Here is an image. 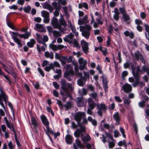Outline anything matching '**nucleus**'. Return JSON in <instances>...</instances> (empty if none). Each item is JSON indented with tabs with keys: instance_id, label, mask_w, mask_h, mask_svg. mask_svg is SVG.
<instances>
[{
	"instance_id": "f257e3e1",
	"label": "nucleus",
	"mask_w": 149,
	"mask_h": 149,
	"mask_svg": "<svg viewBox=\"0 0 149 149\" xmlns=\"http://www.w3.org/2000/svg\"><path fill=\"white\" fill-rule=\"evenodd\" d=\"M22 31L25 32V33L24 34H19L17 32H14L10 31V33L11 34L12 39L14 40V42H16L18 45V47L20 48L22 46L21 42V40L17 38V36H19L21 38L28 39L29 36L30 35L29 33L28 32L27 29L25 28H23Z\"/></svg>"
},
{
	"instance_id": "f03ea898",
	"label": "nucleus",
	"mask_w": 149,
	"mask_h": 149,
	"mask_svg": "<svg viewBox=\"0 0 149 149\" xmlns=\"http://www.w3.org/2000/svg\"><path fill=\"white\" fill-rule=\"evenodd\" d=\"M60 83L62 90L69 97H71L72 96L69 89L71 91H72L73 90V88L72 87L71 84L70 83L66 84L65 80L63 79H61Z\"/></svg>"
},
{
	"instance_id": "7ed1b4c3",
	"label": "nucleus",
	"mask_w": 149,
	"mask_h": 149,
	"mask_svg": "<svg viewBox=\"0 0 149 149\" xmlns=\"http://www.w3.org/2000/svg\"><path fill=\"white\" fill-rule=\"evenodd\" d=\"M66 71L64 73V77L69 81H71L72 80V77L74 74L72 65L71 64L66 65Z\"/></svg>"
},
{
	"instance_id": "20e7f679",
	"label": "nucleus",
	"mask_w": 149,
	"mask_h": 149,
	"mask_svg": "<svg viewBox=\"0 0 149 149\" xmlns=\"http://www.w3.org/2000/svg\"><path fill=\"white\" fill-rule=\"evenodd\" d=\"M143 71L142 70V69L141 70L139 66L137 67L136 68V71L135 73V74H134V77L135 79V82L133 83V85L134 87H135L138 85L141 82L139 81V76L140 74L139 72H140L141 74H143Z\"/></svg>"
},
{
	"instance_id": "39448f33",
	"label": "nucleus",
	"mask_w": 149,
	"mask_h": 149,
	"mask_svg": "<svg viewBox=\"0 0 149 149\" xmlns=\"http://www.w3.org/2000/svg\"><path fill=\"white\" fill-rule=\"evenodd\" d=\"M85 117L86 114L85 113L79 112L77 113L74 116V119L77 122L79 126H82L81 121L83 118Z\"/></svg>"
},
{
	"instance_id": "423d86ee",
	"label": "nucleus",
	"mask_w": 149,
	"mask_h": 149,
	"mask_svg": "<svg viewBox=\"0 0 149 149\" xmlns=\"http://www.w3.org/2000/svg\"><path fill=\"white\" fill-rule=\"evenodd\" d=\"M57 103L61 109H62L63 107H64L66 109V110H67L72 107V105L71 102H68L66 103L65 104L63 105L61 100H57Z\"/></svg>"
},
{
	"instance_id": "0eeeda50",
	"label": "nucleus",
	"mask_w": 149,
	"mask_h": 149,
	"mask_svg": "<svg viewBox=\"0 0 149 149\" xmlns=\"http://www.w3.org/2000/svg\"><path fill=\"white\" fill-rule=\"evenodd\" d=\"M80 129H77L74 133V135L75 137L78 138L80 135L83 136V133L84 132L86 131L85 127L84 126H79Z\"/></svg>"
},
{
	"instance_id": "6e6552de",
	"label": "nucleus",
	"mask_w": 149,
	"mask_h": 149,
	"mask_svg": "<svg viewBox=\"0 0 149 149\" xmlns=\"http://www.w3.org/2000/svg\"><path fill=\"white\" fill-rule=\"evenodd\" d=\"M41 121L43 125L46 128V130H48L50 128L49 126V122L45 115H42L40 116Z\"/></svg>"
},
{
	"instance_id": "1a4fd4ad",
	"label": "nucleus",
	"mask_w": 149,
	"mask_h": 149,
	"mask_svg": "<svg viewBox=\"0 0 149 149\" xmlns=\"http://www.w3.org/2000/svg\"><path fill=\"white\" fill-rule=\"evenodd\" d=\"M134 56L137 60L139 61V60L142 63H143L144 64H145V61L144 59L142 54L138 50L136 51L134 53Z\"/></svg>"
},
{
	"instance_id": "9d476101",
	"label": "nucleus",
	"mask_w": 149,
	"mask_h": 149,
	"mask_svg": "<svg viewBox=\"0 0 149 149\" xmlns=\"http://www.w3.org/2000/svg\"><path fill=\"white\" fill-rule=\"evenodd\" d=\"M121 90L126 93H129L131 92L132 90L131 86L127 84H125L122 87Z\"/></svg>"
},
{
	"instance_id": "9b49d317",
	"label": "nucleus",
	"mask_w": 149,
	"mask_h": 149,
	"mask_svg": "<svg viewBox=\"0 0 149 149\" xmlns=\"http://www.w3.org/2000/svg\"><path fill=\"white\" fill-rule=\"evenodd\" d=\"M51 24L55 29H61V25L58 23V19L56 17H54L52 19Z\"/></svg>"
},
{
	"instance_id": "f8f14e48",
	"label": "nucleus",
	"mask_w": 149,
	"mask_h": 149,
	"mask_svg": "<svg viewBox=\"0 0 149 149\" xmlns=\"http://www.w3.org/2000/svg\"><path fill=\"white\" fill-rule=\"evenodd\" d=\"M31 124L33 125V129L36 133L37 134H38V131L37 129L38 126V124L35 118L33 116L31 117Z\"/></svg>"
},
{
	"instance_id": "ddd939ff",
	"label": "nucleus",
	"mask_w": 149,
	"mask_h": 149,
	"mask_svg": "<svg viewBox=\"0 0 149 149\" xmlns=\"http://www.w3.org/2000/svg\"><path fill=\"white\" fill-rule=\"evenodd\" d=\"M101 77L102 79L103 88L105 92H106L107 91L108 88V81H107V78L106 77L102 76Z\"/></svg>"
},
{
	"instance_id": "4468645a",
	"label": "nucleus",
	"mask_w": 149,
	"mask_h": 149,
	"mask_svg": "<svg viewBox=\"0 0 149 149\" xmlns=\"http://www.w3.org/2000/svg\"><path fill=\"white\" fill-rule=\"evenodd\" d=\"M73 139L72 136L69 134H67L65 136V141L67 144H71L73 142Z\"/></svg>"
},
{
	"instance_id": "2eb2a0df",
	"label": "nucleus",
	"mask_w": 149,
	"mask_h": 149,
	"mask_svg": "<svg viewBox=\"0 0 149 149\" xmlns=\"http://www.w3.org/2000/svg\"><path fill=\"white\" fill-rule=\"evenodd\" d=\"M30 40L29 42H28L27 43V46L29 48H32L34 47V45L36 43V41L34 39H31Z\"/></svg>"
},
{
	"instance_id": "dca6fc26",
	"label": "nucleus",
	"mask_w": 149,
	"mask_h": 149,
	"mask_svg": "<svg viewBox=\"0 0 149 149\" xmlns=\"http://www.w3.org/2000/svg\"><path fill=\"white\" fill-rule=\"evenodd\" d=\"M113 117L116 122L119 123L120 121V117L118 112H116L113 115Z\"/></svg>"
},
{
	"instance_id": "f3484780",
	"label": "nucleus",
	"mask_w": 149,
	"mask_h": 149,
	"mask_svg": "<svg viewBox=\"0 0 149 149\" xmlns=\"http://www.w3.org/2000/svg\"><path fill=\"white\" fill-rule=\"evenodd\" d=\"M89 107L90 109H93L96 106V104L95 102L92 101L91 100L88 101Z\"/></svg>"
},
{
	"instance_id": "a211bd4d",
	"label": "nucleus",
	"mask_w": 149,
	"mask_h": 149,
	"mask_svg": "<svg viewBox=\"0 0 149 149\" xmlns=\"http://www.w3.org/2000/svg\"><path fill=\"white\" fill-rule=\"evenodd\" d=\"M43 8L49 10L50 12H52L53 10V8L52 6L47 3H45L44 6H43Z\"/></svg>"
},
{
	"instance_id": "6ab92c4d",
	"label": "nucleus",
	"mask_w": 149,
	"mask_h": 149,
	"mask_svg": "<svg viewBox=\"0 0 149 149\" xmlns=\"http://www.w3.org/2000/svg\"><path fill=\"white\" fill-rule=\"evenodd\" d=\"M81 139L84 143V142H88L90 141L91 139V138L90 135L88 134H87L86 135L84 136L83 138H81Z\"/></svg>"
},
{
	"instance_id": "aec40b11",
	"label": "nucleus",
	"mask_w": 149,
	"mask_h": 149,
	"mask_svg": "<svg viewBox=\"0 0 149 149\" xmlns=\"http://www.w3.org/2000/svg\"><path fill=\"white\" fill-rule=\"evenodd\" d=\"M122 18L123 19L124 21L126 22L127 23H129L127 22L128 21L130 20V18L129 15L126 13L122 15Z\"/></svg>"
},
{
	"instance_id": "412c9836",
	"label": "nucleus",
	"mask_w": 149,
	"mask_h": 149,
	"mask_svg": "<svg viewBox=\"0 0 149 149\" xmlns=\"http://www.w3.org/2000/svg\"><path fill=\"white\" fill-rule=\"evenodd\" d=\"M82 35L84 37L87 39L89 38V37L90 35V31H84L82 32Z\"/></svg>"
},
{
	"instance_id": "4be33fe9",
	"label": "nucleus",
	"mask_w": 149,
	"mask_h": 149,
	"mask_svg": "<svg viewBox=\"0 0 149 149\" xmlns=\"http://www.w3.org/2000/svg\"><path fill=\"white\" fill-rule=\"evenodd\" d=\"M45 56L46 58H49L51 59L53 58L54 55L52 52H51L50 53L49 52L46 51L45 52Z\"/></svg>"
},
{
	"instance_id": "5701e85b",
	"label": "nucleus",
	"mask_w": 149,
	"mask_h": 149,
	"mask_svg": "<svg viewBox=\"0 0 149 149\" xmlns=\"http://www.w3.org/2000/svg\"><path fill=\"white\" fill-rule=\"evenodd\" d=\"M75 143L77 146L80 148H84L85 147V146L82 144L80 140L78 139H76Z\"/></svg>"
},
{
	"instance_id": "b1692460",
	"label": "nucleus",
	"mask_w": 149,
	"mask_h": 149,
	"mask_svg": "<svg viewBox=\"0 0 149 149\" xmlns=\"http://www.w3.org/2000/svg\"><path fill=\"white\" fill-rule=\"evenodd\" d=\"M142 70H143V73L144 72H146L147 75L149 76V67L146 66L145 64L143 66Z\"/></svg>"
},
{
	"instance_id": "393cba45",
	"label": "nucleus",
	"mask_w": 149,
	"mask_h": 149,
	"mask_svg": "<svg viewBox=\"0 0 149 149\" xmlns=\"http://www.w3.org/2000/svg\"><path fill=\"white\" fill-rule=\"evenodd\" d=\"M8 74H11L12 76L14 78H16L17 77V74L15 71L13 70H10L8 71V72H7Z\"/></svg>"
},
{
	"instance_id": "a878e982",
	"label": "nucleus",
	"mask_w": 149,
	"mask_h": 149,
	"mask_svg": "<svg viewBox=\"0 0 149 149\" xmlns=\"http://www.w3.org/2000/svg\"><path fill=\"white\" fill-rule=\"evenodd\" d=\"M118 145L120 146H122L123 145L126 148H127V144L124 139H123V141H120L118 142Z\"/></svg>"
},
{
	"instance_id": "bb28decb",
	"label": "nucleus",
	"mask_w": 149,
	"mask_h": 149,
	"mask_svg": "<svg viewBox=\"0 0 149 149\" xmlns=\"http://www.w3.org/2000/svg\"><path fill=\"white\" fill-rule=\"evenodd\" d=\"M41 14L44 18L45 17H49V14L47 11L43 10L41 12Z\"/></svg>"
},
{
	"instance_id": "cd10ccee",
	"label": "nucleus",
	"mask_w": 149,
	"mask_h": 149,
	"mask_svg": "<svg viewBox=\"0 0 149 149\" xmlns=\"http://www.w3.org/2000/svg\"><path fill=\"white\" fill-rule=\"evenodd\" d=\"M36 40L39 43H42V37L38 33H36Z\"/></svg>"
},
{
	"instance_id": "c85d7f7f",
	"label": "nucleus",
	"mask_w": 149,
	"mask_h": 149,
	"mask_svg": "<svg viewBox=\"0 0 149 149\" xmlns=\"http://www.w3.org/2000/svg\"><path fill=\"white\" fill-rule=\"evenodd\" d=\"M70 27L72 31L75 35L76 36H78L79 33L78 32L76 31V30L75 28L72 25L70 26Z\"/></svg>"
},
{
	"instance_id": "c756f323",
	"label": "nucleus",
	"mask_w": 149,
	"mask_h": 149,
	"mask_svg": "<svg viewBox=\"0 0 149 149\" xmlns=\"http://www.w3.org/2000/svg\"><path fill=\"white\" fill-rule=\"evenodd\" d=\"M98 109H100L101 110H105L106 109V106L104 104H101L100 106H98L97 107Z\"/></svg>"
},
{
	"instance_id": "7c9ffc66",
	"label": "nucleus",
	"mask_w": 149,
	"mask_h": 149,
	"mask_svg": "<svg viewBox=\"0 0 149 149\" xmlns=\"http://www.w3.org/2000/svg\"><path fill=\"white\" fill-rule=\"evenodd\" d=\"M81 47H88V43L86 42L84 40H83L81 41Z\"/></svg>"
},
{
	"instance_id": "2f4dec72",
	"label": "nucleus",
	"mask_w": 149,
	"mask_h": 149,
	"mask_svg": "<svg viewBox=\"0 0 149 149\" xmlns=\"http://www.w3.org/2000/svg\"><path fill=\"white\" fill-rule=\"evenodd\" d=\"M31 10V7L30 6H28L27 7H24V11L26 13H29Z\"/></svg>"
},
{
	"instance_id": "473e14b6",
	"label": "nucleus",
	"mask_w": 149,
	"mask_h": 149,
	"mask_svg": "<svg viewBox=\"0 0 149 149\" xmlns=\"http://www.w3.org/2000/svg\"><path fill=\"white\" fill-rule=\"evenodd\" d=\"M55 1H58V4H61V5L64 6L67 4L66 0H54Z\"/></svg>"
},
{
	"instance_id": "72a5a7b5",
	"label": "nucleus",
	"mask_w": 149,
	"mask_h": 149,
	"mask_svg": "<svg viewBox=\"0 0 149 149\" xmlns=\"http://www.w3.org/2000/svg\"><path fill=\"white\" fill-rule=\"evenodd\" d=\"M8 105L9 107L10 108L11 111L12 112V113L14 116V111L13 108V105L10 102H8Z\"/></svg>"
},
{
	"instance_id": "f704fd0d",
	"label": "nucleus",
	"mask_w": 149,
	"mask_h": 149,
	"mask_svg": "<svg viewBox=\"0 0 149 149\" xmlns=\"http://www.w3.org/2000/svg\"><path fill=\"white\" fill-rule=\"evenodd\" d=\"M61 95L63 96L62 100L63 102H65L66 101L67 98L68 97V95L66 94V95L64 94L63 92H61Z\"/></svg>"
},
{
	"instance_id": "c9c22d12",
	"label": "nucleus",
	"mask_w": 149,
	"mask_h": 149,
	"mask_svg": "<svg viewBox=\"0 0 149 149\" xmlns=\"http://www.w3.org/2000/svg\"><path fill=\"white\" fill-rule=\"evenodd\" d=\"M7 24L8 26L12 29L14 30H16L15 28L13 26L12 24L10 22H7Z\"/></svg>"
},
{
	"instance_id": "e433bc0d",
	"label": "nucleus",
	"mask_w": 149,
	"mask_h": 149,
	"mask_svg": "<svg viewBox=\"0 0 149 149\" xmlns=\"http://www.w3.org/2000/svg\"><path fill=\"white\" fill-rule=\"evenodd\" d=\"M83 81V79L81 77L80 79L77 81L78 84L80 86H83L84 85Z\"/></svg>"
},
{
	"instance_id": "4c0bfd02",
	"label": "nucleus",
	"mask_w": 149,
	"mask_h": 149,
	"mask_svg": "<svg viewBox=\"0 0 149 149\" xmlns=\"http://www.w3.org/2000/svg\"><path fill=\"white\" fill-rule=\"evenodd\" d=\"M77 103L78 104V106L79 107H82L83 106V104H80H80H81L82 102V97H79L77 98Z\"/></svg>"
},
{
	"instance_id": "58836bf2",
	"label": "nucleus",
	"mask_w": 149,
	"mask_h": 149,
	"mask_svg": "<svg viewBox=\"0 0 149 149\" xmlns=\"http://www.w3.org/2000/svg\"><path fill=\"white\" fill-rule=\"evenodd\" d=\"M81 77L83 79L84 81H86L87 79L89 78V75L88 73L85 72L84 73V77H83L82 76Z\"/></svg>"
},
{
	"instance_id": "ea45409f",
	"label": "nucleus",
	"mask_w": 149,
	"mask_h": 149,
	"mask_svg": "<svg viewBox=\"0 0 149 149\" xmlns=\"http://www.w3.org/2000/svg\"><path fill=\"white\" fill-rule=\"evenodd\" d=\"M119 10L121 14L123 15L124 14L126 13V11L125 8L120 7L119 8Z\"/></svg>"
},
{
	"instance_id": "a19ab883",
	"label": "nucleus",
	"mask_w": 149,
	"mask_h": 149,
	"mask_svg": "<svg viewBox=\"0 0 149 149\" xmlns=\"http://www.w3.org/2000/svg\"><path fill=\"white\" fill-rule=\"evenodd\" d=\"M82 28H85V30L90 31L92 29L91 27L89 25L86 24L85 25L84 27H82Z\"/></svg>"
},
{
	"instance_id": "79ce46f5",
	"label": "nucleus",
	"mask_w": 149,
	"mask_h": 149,
	"mask_svg": "<svg viewBox=\"0 0 149 149\" xmlns=\"http://www.w3.org/2000/svg\"><path fill=\"white\" fill-rule=\"evenodd\" d=\"M46 131L48 132L49 133H50L52 134L54 136V139H56L57 138V136L56 135V133H54L53 131L52 130L50 129Z\"/></svg>"
},
{
	"instance_id": "37998d69",
	"label": "nucleus",
	"mask_w": 149,
	"mask_h": 149,
	"mask_svg": "<svg viewBox=\"0 0 149 149\" xmlns=\"http://www.w3.org/2000/svg\"><path fill=\"white\" fill-rule=\"evenodd\" d=\"M117 59H118L119 61V63H120L122 62V59L121 58V52L120 51H119L118 52V56L117 57Z\"/></svg>"
},
{
	"instance_id": "c03bdc74",
	"label": "nucleus",
	"mask_w": 149,
	"mask_h": 149,
	"mask_svg": "<svg viewBox=\"0 0 149 149\" xmlns=\"http://www.w3.org/2000/svg\"><path fill=\"white\" fill-rule=\"evenodd\" d=\"M128 75V73L127 71H123L122 74V78L124 79L125 77L127 76Z\"/></svg>"
},
{
	"instance_id": "a18cd8bd",
	"label": "nucleus",
	"mask_w": 149,
	"mask_h": 149,
	"mask_svg": "<svg viewBox=\"0 0 149 149\" xmlns=\"http://www.w3.org/2000/svg\"><path fill=\"white\" fill-rule=\"evenodd\" d=\"M82 49L83 51L85 54H87L89 52V47H82Z\"/></svg>"
},
{
	"instance_id": "49530a36",
	"label": "nucleus",
	"mask_w": 149,
	"mask_h": 149,
	"mask_svg": "<svg viewBox=\"0 0 149 149\" xmlns=\"http://www.w3.org/2000/svg\"><path fill=\"white\" fill-rule=\"evenodd\" d=\"M88 16L85 15L82 19L84 24L87 23L89 21L88 20Z\"/></svg>"
},
{
	"instance_id": "de8ad7c7",
	"label": "nucleus",
	"mask_w": 149,
	"mask_h": 149,
	"mask_svg": "<svg viewBox=\"0 0 149 149\" xmlns=\"http://www.w3.org/2000/svg\"><path fill=\"white\" fill-rule=\"evenodd\" d=\"M120 132L122 135L123 136L124 138H125L126 135L125 134V132L124 129L123 127H121L120 128Z\"/></svg>"
},
{
	"instance_id": "09e8293b",
	"label": "nucleus",
	"mask_w": 149,
	"mask_h": 149,
	"mask_svg": "<svg viewBox=\"0 0 149 149\" xmlns=\"http://www.w3.org/2000/svg\"><path fill=\"white\" fill-rule=\"evenodd\" d=\"M43 129H44V131H45V132L46 134L49 137L50 141L52 143H53V141L52 139V138H51V136L49 134V133L48 132H47L46 131V130L45 129V128L44 127H43Z\"/></svg>"
},
{
	"instance_id": "8fccbe9b",
	"label": "nucleus",
	"mask_w": 149,
	"mask_h": 149,
	"mask_svg": "<svg viewBox=\"0 0 149 149\" xmlns=\"http://www.w3.org/2000/svg\"><path fill=\"white\" fill-rule=\"evenodd\" d=\"M38 70L42 77H44L45 76V74L43 71L40 67L38 68Z\"/></svg>"
},
{
	"instance_id": "3c124183",
	"label": "nucleus",
	"mask_w": 149,
	"mask_h": 149,
	"mask_svg": "<svg viewBox=\"0 0 149 149\" xmlns=\"http://www.w3.org/2000/svg\"><path fill=\"white\" fill-rule=\"evenodd\" d=\"M79 62L80 65H86L87 64V61L83 59L79 60Z\"/></svg>"
},
{
	"instance_id": "603ef678",
	"label": "nucleus",
	"mask_w": 149,
	"mask_h": 149,
	"mask_svg": "<svg viewBox=\"0 0 149 149\" xmlns=\"http://www.w3.org/2000/svg\"><path fill=\"white\" fill-rule=\"evenodd\" d=\"M114 28L112 25H110L108 28V32L109 33H112L113 29Z\"/></svg>"
},
{
	"instance_id": "864d4df0",
	"label": "nucleus",
	"mask_w": 149,
	"mask_h": 149,
	"mask_svg": "<svg viewBox=\"0 0 149 149\" xmlns=\"http://www.w3.org/2000/svg\"><path fill=\"white\" fill-rule=\"evenodd\" d=\"M115 143L112 141H109V147L110 148H112L115 146Z\"/></svg>"
},
{
	"instance_id": "5fc2aeb1",
	"label": "nucleus",
	"mask_w": 149,
	"mask_h": 149,
	"mask_svg": "<svg viewBox=\"0 0 149 149\" xmlns=\"http://www.w3.org/2000/svg\"><path fill=\"white\" fill-rule=\"evenodd\" d=\"M9 127H8L9 128L11 131H13L15 130L14 127L13 125L11 123H10L9 125Z\"/></svg>"
},
{
	"instance_id": "6e6d98bb",
	"label": "nucleus",
	"mask_w": 149,
	"mask_h": 149,
	"mask_svg": "<svg viewBox=\"0 0 149 149\" xmlns=\"http://www.w3.org/2000/svg\"><path fill=\"white\" fill-rule=\"evenodd\" d=\"M114 136L115 138L118 137L119 136V135H120V134L119 132L116 130H115L114 131Z\"/></svg>"
},
{
	"instance_id": "4d7b16f0",
	"label": "nucleus",
	"mask_w": 149,
	"mask_h": 149,
	"mask_svg": "<svg viewBox=\"0 0 149 149\" xmlns=\"http://www.w3.org/2000/svg\"><path fill=\"white\" fill-rule=\"evenodd\" d=\"M67 59V57L66 56H61V58L60 59V61H66Z\"/></svg>"
},
{
	"instance_id": "13d9d810",
	"label": "nucleus",
	"mask_w": 149,
	"mask_h": 149,
	"mask_svg": "<svg viewBox=\"0 0 149 149\" xmlns=\"http://www.w3.org/2000/svg\"><path fill=\"white\" fill-rule=\"evenodd\" d=\"M53 86L56 89H58L59 88V86L57 82H53Z\"/></svg>"
},
{
	"instance_id": "bf43d9fd",
	"label": "nucleus",
	"mask_w": 149,
	"mask_h": 149,
	"mask_svg": "<svg viewBox=\"0 0 149 149\" xmlns=\"http://www.w3.org/2000/svg\"><path fill=\"white\" fill-rule=\"evenodd\" d=\"M97 96V94L96 93H92L91 94V96L95 100H96Z\"/></svg>"
},
{
	"instance_id": "052dcab7",
	"label": "nucleus",
	"mask_w": 149,
	"mask_h": 149,
	"mask_svg": "<svg viewBox=\"0 0 149 149\" xmlns=\"http://www.w3.org/2000/svg\"><path fill=\"white\" fill-rule=\"evenodd\" d=\"M106 135L107 137H109L110 139L113 141L114 140L113 136L109 133L106 132Z\"/></svg>"
},
{
	"instance_id": "680f3d73",
	"label": "nucleus",
	"mask_w": 149,
	"mask_h": 149,
	"mask_svg": "<svg viewBox=\"0 0 149 149\" xmlns=\"http://www.w3.org/2000/svg\"><path fill=\"white\" fill-rule=\"evenodd\" d=\"M145 103V102L144 100H143L139 103V106L140 107H143L144 106Z\"/></svg>"
},
{
	"instance_id": "e2e57ef3",
	"label": "nucleus",
	"mask_w": 149,
	"mask_h": 149,
	"mask_svg": "<svg viewBox=\"0 0 149 149\" xmlns=\"http://www.w3.org/2000/svg\"><path fill=\"white\" fill-rule=\"evenodd\" d=\"M84 144L86 145V147L87 149H90L91 148L92 146L90 143L84 142Z\"/></svg>"
},
{
	"instance_id": "0e129e2a",
	"label": "nucleus",
	"mask_w": 149,
	"mask_h": 149,
	"mask_svg": "<svg viewBox=\"0 0 149 149\" xmlns=\"http://www.w3.org/2000/svg\"><path fill=\"white\" fill-rule=\"evenodd\" d=\"M115 100L119 102L120 103L122 102V100L118 96H115L114 97Z\"/></svg>"
},
{
	"instance_id": "69168bd1",
	"label": "nucleus",
	"mask_w": 149,
	"mask_h": 149,
	"mask_svg": "<svg viewBox=\"0 0 149 149\" xmlns=\"http://www.w3.org/2000/svg\"><path fill=\"white\" fill-rule=\"evenodd\" d=\"M137 29L140 32H141L143 31V27L140 25H137L136 26Z\"/></svg>"
},
{
	"instance_id": "338daca9",
	"label": "nucleus",
	"mask_w": 149,
	"mask_h": 149,
	"mask_svg": "<svg viewBox=\"0 0 149 149\" xmlns=\"http://www.w3.org/2000/svg\"><path fill=\"white\" fill-rule=\"evenodd\" d=\"M8 146L10 149H13V146L11 141H10L8 144Z\"/></svg>"
},
{
	"instance_id": "774afa93",
	"label": "nucleus",
	"mask_w": 149,
	"mask_h": 149,
	"mask_svg": "<svg viewBox=\"0 0 149 149\" xmlns=\"http://www.w3.org/2000/svg\"><path fill=\"white\" fill-rule=\"evenodd\" d=\"M144 26L145 28V30L148 33H149V26L147 24H145Z\"/></svg>"
}]
</instances>
